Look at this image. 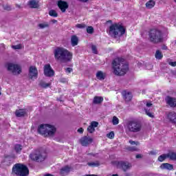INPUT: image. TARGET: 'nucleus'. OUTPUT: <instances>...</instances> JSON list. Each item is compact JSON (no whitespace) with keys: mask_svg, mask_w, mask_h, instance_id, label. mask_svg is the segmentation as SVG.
<instances>
[{"mask_svg":"<svg viewBox=\"0 0 176 176\" xmlns=\"http://www.w3.org/2000/svg\"><path fill=\"white\" fill-rule=\"evenodd\" d=\"M29 158L35 163H43L47 158V154L45 150L37 148L29 155Z\"/></svg>","mask_w":176,"mask_h":176,"instance_id":"obj_4","label":"nucleus"},{"mask_svg":"<svg viewBox=\"0 0 176 176\" xmlns=\"http://www.w3.org/2000/svg\"><path fill=\"white\" fill-rule=\"evenodd\" d=\"M12 174L16 176H28L30 175V169L24 164H15L12 166Z\"/></svg>","mask_w":176,"mask_h":176,"instance_id":"obj_7","label":"nucleus"},{"mask_svg":"<svg viewBox=\"0 0 176 176\" xmlns=\"http://www.w3.org/2000/svg\"><path fill=\"white\" fill-rule=\"evenodd\" d=\"M126 176H129V175H126Z\"/></svg>","mask_w":176,"mask_h":176,"instance_id":"obj_59","label":"nucleus"},{"mask_svg":"<svg viewBox=\"0 0 176 176\" xmlns=\"http://www.w3.org/2000/svg\"><path fill=\"white\" fill-rule=\"evenodd\" d=\"M71 43L72 46L73 47L78 46V43H79V38H78V36H76V35L72 36Z\"/></svg>","mask_w":176,"mask_h":176,"instance_id":"obj_25","label":"nucleus"},{"mask_svg":"<svg viewBox=\"0 0 176 176\" xmlns=\"http://www.w3.org/2000/svg\"><path fill=\"white\" fill-rule=\"evenodd\" d=\"M43 73L45 76H47V78H52L55 74L54 70L52 68L50 64H46L44 65Z\"/></svg>","mask_w":176,"mask_h":176,"instance_id":"obj_11","label":"nucleus"},{"mask_svg":"<svg viewBox=\"0 0 176 176\" xmlns=\"http://www.w3.org/2000/svg\"><path fill=\"white\" fill-rule=\"evenodd\" d=\"M155 5H156L155 1L149 0L146 3V9H152L153 8H155Z\"/></svg>","mask_w":176,"mask_h":176,"instance_id":"obj_27","label":"nucleus"},{"mask_svg":"<svg viewBox=\"0 0 176 176\" xmlns=\"http://www.w3.org/2000/svg\"><path fill=\"white\" fill-rule=\"evenodd\" d=\"M107 23H112V20H109V21H107Z\"/></svg>","mask_w":176,"mask_h":176,"instance_id":"obj_55","label":"nucleus"},{"mask_svg":"<svg viewBox=\"0 0 176 176\" xmlns=\"http://www.w3.org/2000/svg\"><path fill=\"white\" fill-rule=\"evenodd\" d=\"M14 149H15L16 153H19V152H21V145H20V144L15 145Z\"/></svg>","mask_w":176,"mask_h":176,"instance_id":"obj_38","label":"nucleus"},{"mask_svg":"<svg viewBox=\"0 0 176 176\" xmlns=\"http://www.w3.org/2000/svg\"><path fill=\"white\" fill-rule=\"evenodd\" d=\"M160 167L162 170H168L169 171L174 170V166L168 163H163Z\"/></svg>","mask_w":176,"mask_h":176,"instance_id":"obj_20","label":"nucleus"},{"mask_svg":"<svg viewBox=\"0 0 176 176\" xmlns=\"http://www.w3.org/2000/svg\"><path fill=\"white\" fill-rule=\"evenodd\" d=\"M79 2H83L84 3L88 2L89 0H78Z\"/></svg>","mask_w":176,"mask_h":176,"instance_id":"obj_50","label":"nucleus"},{"mask_svg":"<svg viewBox=\"0 0 176 176\" xmlns=\"http://www.w3.org/2000/svg\"><path fill=\"white\" fill-rule=\"evenodd\" d=\"M96 78L98 79V80H105V78H107V73L99 70L96 73Z\"/></svg>","mask_w":176,"mask_h":176,"instance_id":"obj_21","label":"nucleus"},{"mask_svg":"<svg viewBox=\"0 0 176 176\" xmlns=\"http://www.w3.org/2000/svg\"><path fill=\"white\" fill-rule=\"evenodd\" d=\"M12 47L14 50H20V49H21V44H19V45H12Z\"/></svg>","mask_w":176,"mask_h":176,"instance_id":"obj_40","label":"nucleus"},{"mask_svg":"<svg viewBox=\"0 0 176 176\" xmlns=\"http://www.w3.org/2000/svg\"><path fill=\"white\" fill-rule=\"evenodd\" d=\"M117 167L118 168H121L124 173H126L127 170H130V168L133 167V165H131L129 162L119 161L117 163Z\"/></svg>","mask_w":176,"mask_h":176,"instance_id":"obj_10","label":"nucleus"},{"mask_svg":"<svg viewBox=\"0 0 176 176\" xmlns=\"http://www.w3.org/2000/svg\"><path fill=\"white\" fill-rule=\"evenodd\" d=\"M169 65H171V67H176V62H170Z\"/></svg>","mask_w":176,"mask_h":176,"instance_id":"obj_47","label":"nucleus"},{"mask_svg":"<svg viewBox=\"0 0 176 176\" xmlns=\"http://www.w3.org/2000/svg\"><path fill=\"white\" fill-rule=\"evenodd\" d=\"M38 86L42 89H47V87L52 86V82H46V81L41 80L38 82Z\"/></svg>","mask_w":176,"mask_h":176,"instance_id":"obj_23","label":"nucleus"},{"mask_svg":"<svg viewBox=\"0 0 176 176\" xmlns=\"http://www.w3.org/2000/svg\"><path fill=\"white\" fill-rule=\"evenodd\" d=\"M165 101L167 104V105H169L170 108H175L176 107V98H173L170 96H168L165 98Z\"/></svg>","mask_w":176,"mask_h":176,"instance_id":"obj_16","label":"nucleus"},{"mask_svg":"<svg viewBox=\"0 0 176 176\" xmlns=\"http://www.w3.org/2000/svg\"><path fill=\"white\" fill-rule=\"evenodd\" d=\"M28 76L30 79H38V69L36 66H30L29 67Z\"/></svg>","mask_w":176,"mask_h":176,"instance_id":"obj_12","label":"nucleus"},{"mask_svg":"<svg viewBox=\"0 0 176 176\" xmlns=\"http://www.w3.org/2000/svg\"><path fill=\"white\" fill-rule=\"evenodd\" d=\"M96 127H98V122L92 121L90 125L87 127L88 133H90V134H93V133L96 131Z\"/></svg>","mask_w":176,"mask_h":176,"instance_id":"obj_17","label":"nucleus"},{"mask_svg":"<svg viewBox=\"0 0 176 176\" xmlns=\"http://www.w3.org/2000/svg\"><path fill=\"white\" fill-rule=\"evenodd\" d=\"M54 54L55 60L61 63H69V61H72V57L74 56L72 52L61 47H58L55 49Z\"/></svg>","mask_w":176,"mask_h":176,"instance_id":"obj_1","label":"nucleus"},{"mask_svg":"<svg viewBox=\"0 0 176 176\" xmlns=\"http://www.w3.org/2000/svg\"><path fill=\"white\" fill-rule=\"evenodd\" d=\"M87 34H94V28H93V26H88L87 28Z\"/></svg>","mask_w":176,"mask_h":176,"instance_id":"obj_34","label":"nucleus"},{"mask_svg":"<svg viewBox=\"0 0 176 176\" xmlns=\"http://www.w3.org/2000/svg\"><path fill=\"white\" fill-rule=\"evenodd\" d=\"M113 74L117 76H122L129 71V65L124 63V58H117L113 60Z\"/></svg>","mask_w":176,"mask_h":176,"instance_id":"obj_2","label":"nucleus"},{"mask_svg":"<svg viewBox=\"0 0 176 176\" xmlns=\"http://www.w3.org/2000/svg\"><path fill=\"white\" fill-rule=\"evenodd\" d=\"M57 6H58V8H59V9L62 12V13H65V12H67V9H68V8H69V5H68V2L63 1V0L58 1Z\"/></svg>","mask_w":176,"mask_h":176,"instance_id":"obj_13","label":"nucleus"},{"mask_svg":"<svg viewBox=\"0 0 176 176\" xmlns=\"http://www.w3.org/2000/svg\"><path fill=\"white\" fill-rule=\"evenodd\" d=\"M129 144H131V145H138V144H140V142L133 141V140H129Z\"/></svg>","mask_w":176,"mask_h":176,"instance_id":"obj_43","label":"nucleus"},{"mask_svg":"<svg viewBox=\"0 0 176 176\" xmlns=\"http://www.w3.org/2000/svg\"><path fill=\"white\" fill-rule=\"evenodd\" d=\"M146 105V107H148L149 108L150 107H152V103L147 102Z\"/></svg>","mask_w":176,"mask_h":176,"instance_id":"obj_49","label":"nucleus"},{"mask_svg":"<svg viewBox=\"0 0 176 176\" xmlns=\"http://www.w3.org/2000/svg\"><path fill=\"white\" fill-rule=\"evenodd\" d=\"M71 172V167L68 165L63 166L60 170V175L62 176L68 175Z\"/></svg>","mask_w":176,"mask_h":176,"instance_id":"obj_19","label":"nucleus"},{"mask_svg":"<svg viewBox=\"0 0 176 176\" xmlns=\"http://www.w3.org/2000/svg\"><path fill=\"white\" fill-rule=\"evenodd\" d=\"M38 26L39 28H41V30H43V28H49V27H50L48 23H39V24L38 25Z\"/></svg>","mask_w":176,"mask_h":176,"instance_id":"obj_32","label":"nucleus"},{"mask_svg":"<svg viewBox=\"0 0 176 176\" xmlns=\"http://www.w3.org/2000/svg\"><path fill=\"white\" fill-rule=\"evenodd\" d=\"M15 115L16 118H24L27 115V111H24L23 109L16 110Z\"/></svg>","mask_w":176,"mask_h":176,"instance_id":"obj_22","label":"nucleus"},{"mask_svg":"<svg viewBox=\"0 0 176 176\" xmlns=\"http://www.w3.org/2000/svg\"><path fill=\"white\" fill-rule=\"evenodd\" d=\"M122 94L124 97V100H125L126 102H129V101H131V100H133V94H131V92L124 90L122 91Z\"/></svg>","mask_w":176,"mask_h":176,"instance_id":"obj_18","label":"nucleus"},{"mask_svg":"<svg viewBox=\"0 0 176 176\" xmlns=\"http://www.w3.org/2000/svg\"><path fill=\"white\" fill-rule=\"evenodd\" d=\"M155 56L157 60H162V58H163V54L160 50H157L155 52Z\"/></svg>","mask_w":176,"mask_h":176,"instance_id":"obj_28","label":"nucleus"},{"mask_svg":"<svg viewBox=\"0 0 176 176\" xmlns=\"http://www.w3.org/2000/svg\"><path fill=\"white\" fill-rule=\"evenodd\" d=\"M104 101L102 96H95L93 100V103L96 104H101Z\"/></svg>","mask_w":176,"mask_h":176,"instance_id":"obj_26","label":"nucleus"},{"mask_svg":"<svg viewBox=\"0 0 176 176\" xmlns=\"http://www.w3.org/2000/svg\"><path fill=\"white\" fill-rule=\"evenodd\" d=\"M112 122H113V124L114 126H116V124H119V118H118V117L116 116H113Z\"/></svg>","mask_w":176,"mask_h":176,"instance_id":"obj_36","label":"nucleus"},{"mask_svg":"<svg viewBox=\"0 0 176 176\" xmlns=\"http://www.w3.org/2000/svg\"><path fill=\"white\" fill-rule=\"evenodd\" d=\"M135 157L136 159H141L142 157V155L141 154H137Z\"/></svg>","mask_w":176,"mask_h":176,"instance_id":"obj_48","label":"nucleus"},{"mask_svg":"<svg viewBox=\"0 0 176 176\" xmlns=\"http://www.w3.org/2000/svg\"><path fill=\"white\" fill-rule=\"evenodd\" d=\"M127 149L128 151H130V152H134L137 151V148L135 147H128Z\"/></svg>","mask_w":176,"mask_h":176,"instance_id":"obj_44","label":"nucleus"},{"mask_svg":"<svg viewBox=\"0 0 176 176\" xmlns=\"http://www.w3.org/2000/svg\"><path fill=\"white\" fill-rule=\"evenodd\" d=\"M80 142L82 146H89L93 142V138L89 136H84L80 138Z\"/></svg>","mask_w":176,"mask_h":176,"instance_id":"obj_14","label":"nucleus"},{"mask_svg":"<svg viewBox=\"0 0 176 176\" xmlns=\"http://www.w3.org/2000/svg\"><path fill=\"white\" fill-rule=\"evenodd\" d=\"M72 71H73V69L71 67H67L66 69V72H68V74H71V72H72Z\"/></svg>","mask_w":176,"mask_h":176,"instance_id":"obj_45","label":"nucleus"},{"mask_svg":"<svg viewBox=\"0 0 176 176\" xmlns=\"http://www.w3.org/2000/svg\"><path fill=\"white\" fill-rule=\"evenodd\" d=\"M77 28H86V24L85 23H78L76 25Z\"/></svg>","mask_w":176,"mask_h":176,"instance_id":"obj_41","label":"nucleus"},{"mask_svg":"<svg viewBox=\"0 0 176 176\" xmlns=\"http://www.w3.org/2000/svg\"><path fill=\"white\" fill-rule=\"evenodd\" d=\"M115 1H120V0H115Z\"/></svg>","mask_w":176,"mask_h":176,"instance_id":"obj_58","label":"nucleus"},{"mask_svg":"<svg viewBox=\"0 0 176 176\" xmlns=\"http://www.w3.org/2000/svg\"><path fill=\"white\" fill-rule=\"evenodd\" d=\"M162 50H167V46L163 45Z\"/></svg>","mask_w":176,"mask_h":176,"instance_id":"obj_51","label":"nucleus"},{"mask_svg":"<svg viewBox=\"0 0 176 176\" xmlns=\"http://www.w3.org/2000/svg\"><path fill=\"white\" fill-rule=\"evenodd\" d=\"M28 5L32 9H36L39 8V4H38V2H36V0L29 1Z\"/></svg>","mask_w":176,"mask_h":176,"instance_id":"obj_24","label":"nucleus"},{"mask_svg":"<svg viewBox=\"0 0 176 176\" xmlns=\"http://www.w3.org/2000/svg\"><path fill=\"white\" fill-rule=\"evenodd\" d=\"M52 22L54 24H55V23H57V20L53 19V20L52 21Z\"/></svg>","mask_w":176,"mask_h":176,"instance_id":"obj_53","label":"nucleus"},{"mask_svg":"<svg viewBox=\"0 0 176 176\" xmlns=\"http://www.w3.org/2000/svg\"><path fill=\"white\" fill-rule=\"evenodd\" d=\"M174 1V2H175V3H176V0H173Z\"/></svg>","mask_w":176,"mask_h":176,"instance_id":"obj_57","label":"nucleus"},{"mask_svg":"<svg viewBox=\"0 0 176 176\" xmlns=\"http://www.w3.org/2000/svg\"><path fill=\"white\" fill-rule=\"evenodd\" d=\"M146 115H147V116H148L149 118H155V116L153 115V113L149 112V111L146 110Z\"/></svg>","mask_w":176,"mask_h":176,"instance_id":"obj_39","label":"nucleus"},{"mask_svg":"<svg viewBox=\"0 0 176 176\" xmlns=\"http://www.w3.org/2000/svg\"><path fill=\"white\" fill-rule=\"evenodd\" d=\"M56 130L55 126L50 124H42L38 128V133L45 137H53Z\"/></svg>","mask_w":176,"mask_h":176,"instance_id":"obj_5","label":"nucleus"},{"mask_svg":"<svg viewBox=\"0 0 176 176\" xmlns=\"http://www.w3.org/2000/svg\"><path fill=\"white\" fill-rule=\"evenodd\" d=\"M142 126L138 121L130 120L126 122V133H138L141 131Z\"/></svg>","mask_w":176,"mask_h":176,"instance_id":"obj_8","label":"nucleus"},{"mask_svg":"<svg viewBox=\"0 0 176 176\" xmlns=\"http://www.w3.org/2000/svg\"><path fill=\"white\" fill-rule=\"evenodd\" d=\"M44 176H54V175H52L50 173H47Z\"/></svg>","mask_w":176,"mask_h":176,"instance_id":"obj_52","label":"nucleus"},{"mask_svg":"<svg viewBox=\"0 0 176 176\" xmlns=\"http://www.w3.org/2000/svg\"><path fill=\"white\" fill-rule=\"evenodd\" d=\"M87 165L89 166V167H99L100 162L96 161L95 162H88Z\"/></svg>","mask_w":176,"mask_h":176,"instance_id":"obj_30","label":"nucleus"},{"mask_svg":"<svg viewBox=\"0 0 176 176\" xmlns=\"http://www.w3.org/2000/svg\"><path fill=\"white\" fill-rule=\"evenodd\" d=\"M8 70L11 71L14 75H20V74H21V66L16 64L9 63L8 65Z\"/></svg>","mask_w":176,"mask_h":176,"instance_id":"obj_9","label":"nucleus"},{"mask_svg":"<svg viewBox=\"0 0 176 176\" xmlns=\"http://www.w3.org/2000/svg\"><path fill=\"white\" fill-rule=\"evenodd\" d=\"M49 15L51 16V17H57L58 16V14L56 10H51L49 11Z\"/></svg>","mask_w":176,"mask_h":176,"instance_id":"obj_31","label":"nucleus"},{"mask_svg":"<svg viewBox=\"0 0 176 176\" xmlns=\"http://www.w3.org/2000/svg\"><path fill=\"white\" fill-rule=\"evenodd\" d=\"M148 39L151 43H163L164 42L163 31L156 28L150 30L148 32Z\"/></svg>","mask_w":176,"mask_h":176,"instance_id":"obj_3","label":"nucleus"},{"mask_svg":"<svg viewBox=\"0 0 176 176\" xmlns=\"http://www.w3.org/2000/svg\"><path fill=\"white\" fill-rule=\"evenodd\" d=\"M124 34H126V28L119 23H113L109 28V35H111L113 38L123 36Z\"/></svg>","mask_w":176,"mask_h":176,"instance_id":"obj_6","label":"nucleus"},{"mask_svg":"<svg viewBox=\"0 0 176 176\" xmlns=\"http://www.w3.org/2000/svg\"><path fill=\"white\" fill-rule=\"evenodd\" d=\"M167 154H163L161 155L158 157V161L159 162H164V160H166V159H167Z\"/></svg>","mask_w":176,"mask_h":176,"instance_id":"obj_33","label":"nucleus"},{"mask_svg":"<svg viewBox=\"0 0 176 176\" xmlns=\"http://www.w3.org/2000/svg\"><path fill=\"white\" fill-rule=\"evenodd\" d=\"M166 119L172 123V124H176V112L175 111H168L166 113Z\"/></svg>","mask_w":176,"mask_h":176,"instance_id":"obj_15","label":"nucleus"},{"mask_svg":"<svg viewBox=\"0 0 176 176\" xmlns=\"http://www.w3.org/2000/svg\"><path fill=\"white\" fill-rule=\"evenodd\" d=\"M16 8H21V6H20V5L16 4Z\"/></svg>","mask_w":176,"mask_h":176,"instance_id":"obj_54","label":"nucleus"},{"mask_svg":"<svg viewBox=\"0 0 176 176\" xmlns=\"http://www.w3.org/2000/svg\"><path fill=\"white\" fill-rule=\"evenodd\" d=\"M3 9H4V10H8V12L12 10V8L10 7V6H8V5H6L3 7Z\"/></svg>","mask_w":176,"mask_h":176,"instance_id":"obj_42","label":"nucleus"},{"mask_svg":"<svg viewBox=\"0 0 176 176\" xmlns=\"http://www.w3.org/2000/svg\"><path fill=\"white\" fill-rule=\"evenodd\" d=\"M91 50L94 54H98V50H97V46L95 45H91Z\"/></svg>","mask_w":176,"mask_h":176,"instance_id":"obj_35","label":"nucleus"},{"mask_svg":"<svg viewBox=\"0 0 176 176\" xmlns=\"http://www.w3.org/2000/svg\"><path fill=\"white\" fill-rule=\"evenodd\" d=\"M167 157L170 160H176V153L174 152H170L167 154Z\"/></svg>","mask_w":176,"mask_h":176,"instance_id":"obj_29","label":"nucleus"},{"mask_svg":"<svg viewBox=\"0 0 176 176\" xmlns=\"http://www.w3.org/2000/svg\"><path fill=\"white\" fill-rule=\"evenodd\" d=\"M107 137L110 140H113V138H115V133H113V131H111L107 134Z\"/></svg>","mask_w":176,"mask_h":176,"instance_id":"obj_37","label":"nucleus"},{"mask_svg":"<svg viewBox=\"0 0 176 176\" xmlns=\"http://www.w3.org/2000/svg\"><path fill=\"white\" fill-rule=\"evenodd\" d=\"M1 90H2V88L0 87V96L1 94H2V93L1 92Z\"/></svg>","mask_w":176,"mask_h":176,"instance_id":"obj_56","label":"nucleus"},{"mask_svg":"<svg viewBox=\"0 0 176 176\" xmlns=\"http://www.w3.org/2000/svg\"><path fill=\"white\" fill-rule=\"evenodd\" d=\"M77 131H78V133H80V134H83L84 129H83V128H79L77 130Z\"/></svg>","mask_w":176,"mask_h":176,"instance_id":"obj_46","label":"nucleus"}]
</instances>
